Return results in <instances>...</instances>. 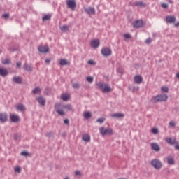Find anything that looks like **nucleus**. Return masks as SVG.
I'll return each mask as SVG.
<instances>
[{"instance_id": "f8f14e48", "label": "nucleus", "mask_w": 179, "mask_h": 179, "mask_svg": "<svg viewBox=\"0 0 179 179\" xmlns=\"http://www.w3.org/2000/svg\"><path fill=\"white\" fill-rule=\"evenodd\" d=\"M85 12L88 13V15H96V10H94V8H93L92 7H89L88 8H85Z\"/></svg>"}, {"instance_id": "09e8293b", "label": "nucleus", "mask_w": 179, "mask_h": 179, "mask_svg": "<svg viewBox=\"0 0 179 179\" xmlns=\"http://www.w3.org/2000/svg\"><path fill=\"white\" fill-rule=\"evenodd\" d=\"M16 66H17V68H20V66H22V63L21 62H17L16 64Z\"/></svg>"}, {"instance_id": "4d7b16f0", "label": "nucleus", "mask_w": 179, "mask_h": 179, "mask_svg": "<svg viewBox=\"0 0 179 179\" xmlns=\"http://www.w3.org/2000/svg\"><path fill=\"white\" fill-rule=\"evenodd\" d=\"M49 134H47V136H48Z\"/></svg>"}, {"instance_id": "a878e982", "label": "nucleus", "mask_w": 179, "mask_h": 179, "mask_svg": "<svg viewBox=\"0 0 179 179\" xmlns=\"http://www.w3.org/2000/svg\"><path fill=\"white\" fill-rule=\"evenodd\" d=\"M59 64L62 66H64L65 65H69V62L65 59H62L60 60Z\"/></svg>"}, {"instance_id": "1a4fd4ad", "label": "nucleus", "mask_w": 179, "mask_h": 179, "mask_svg": "<svg viewBox=\"0 0 179 179\" xmlns=\"http://www.w3.org/2000/svg\"><path fill=\"white\" fill-rule=\"evenodd\" d=\"M38 50L39 52H42L43 54H45L47 52H50V47L45 46H38Z\"/></svg>"}, {"instance_id": "2eb2a0df", "label": "nucleus", "mask_w": 179, "mask_h": 179, "mask_svg": "<svg viewBox=\"0 0 179 179\" xmlns=\"http://www.w3.org/2000/svg\"><path fill=\"white\" fill-rule=\"evenodd\" d=\"M112 118H124L125 117V115L124 113H114L110 115Z\"/></svg>"}, {"instance_id": "79ce46f5", "label": "nucleus", "mask_w": 179, "mask_h": 179, "mask_svg": "<svg viewBox=\"0 0 179 179\" xmlns=\"http://www.w3.org/2000/svg\"><path fill=\"white\" fill-rule=\"evenodd\" d=\"M88 64L90 65H95L96 64V62H94V60H89L88 61Z\"/></svg>"}, {"instance_id": "5fc2aeb1", "label": "nucleus", "mask_w": 179, "mask_h": 179, "mask_svg": "<svg viewBox=\"0 0 179 179\" xmlns=\"http://www.w3.org/2000/svg\"><path fill=\"white\" fill-rule=\"evenodd\" d=\"M169 3H173V1L169 0Z\"/></svg>"}, {"instance_id": "20e7f679", "label": "nucleus", "mask_w": 179, "mask_h": 179, "mask_svg": "<svg viewBox=\"0 0 179 179\" xmlns=\"http://www.w3.org/2000/svg\"><path fill=\"white\" fill-rule=\"evenodd\" d=\"M168 99H169V96L166 94H159L154 97V100L155 101H156V103L162 102V101H167Z\"/></svg>"}, {"instance_id": "2f4dec72", "label": "nucleus", "mask_w": 179, "mask_h": 179, "mask_svg": "<svg viewBox=\"0 0 179 179\" xmlns=\"http://www.w3.org/2000/svg\"><path fill=\"white\" fill-rule=\"evenodd\" d=\"M32 92H33L34 94H38V93H40L41 92V90L40 89V87H36V88L34 89Z\"/></svg>"}, {"instance_id": "a211bd4d", "label": "nucleus", "mask_w": 179, "mask_h": 179, "mask_svg": "<svg viewBox=\"0 0 179 179\" xmlns=\"http://www.w3.org/2000/svg\"><path fill=\"white\" fill-rule=\"evenodd\" d=\"M166 19L168 23H174L176 22V17L174 16H167Z\"/></svg>"}, {"instance_id": "c03bdc74", "label": "nucleus", "mask_w": 179, "mask_h": 179, "mask_svg": "<svg viewBox=\"0 0 179 179\" xmlns=\"http://www.w3.org/2000/svg\"><path fill=\"white\" fill-rule=\"evenodd\" d=\"M152 43V38H149L145 40V44H150Z\"/></svg>"}, {"instance_id": "c756f323", "label": "nucleus", "mask_w": 179, "mask_h": 179, "mask_svg": "<svg viewBox=\"0 0 179 179\" xmlns=\"http://www.w3.org/2000/svg\"><path fill=\"white\" fill-rule=\"evenodd\" d=\"M83 117H85L86 120H89V118L92 117V113H90V112H85Z\"/></svg>"}, {"instance_id": "37998d69", "label": "nucleus", "mask_w": 179, "mask_h": 179, "mask_svg": "<svg viewBox=\"0 0 179 179\" xmlns=\"http://www.w3.org/2000/svg\"><path fill=\"white\" fill-rule=\"evenodd\" d=\"M87 80L90 83H92V82H93V77H87Z\"/></svg>"}, {"instance_id": "603ef678", "label": "nucleus", "mask_w": 179, "mask_h": 179, "mask_svg": "<svg viewBox=\"0 0 179 179\" xmlns=\"http://www.w3.org/2000/svg\"><path fill=\"white\" fill-rule=\"evenodd\" d=\"M45 62H46V64H50V62H51V59H45Z\"/></svg>"}, {"instance_id": "6e6d98bb", "label": "nucleus", "mask_w": 179, "mask_h": 179, "mask_svg": "<svg viewBox=\"0 0 179 179\" xmlns=\"http://www.w3.org/2000/svg\"><path fill=\"white\" fill-rule=\"evenodd\" d=\"M64 179H69V178H65Z\"/></svg>"}, {"instance_id": "a18cd8bd", "label": "nucleus", "mask_w": 179, "mask_h": 179, "mask_svg": "<svg viewBox=\"0 0 179 179\" xmlns=\"http://www.w3.org/2000/svg\"><path fill=\"white\" fill-rule=\"evenodd\" d=\"M169 125L171 127H173V128H174V127H176V122L171 121V122H169Z\"/></svg>"}, {"instance_id": "6ab92c4d", "label": "nucleus", "mask_w": 179, "mask_h": 179, "mask_svg": "<svg viewBox=\"0 0 179 179\" xmlns=\"http://www.w3.org/2000/svg\"><path fill=\"white\" fill-rule=\"evenodd\" d=\"M151 147L153 150H155V152H159V150H160V146H159L156 143H152Z\"/></svg>"}, {"instance_id": "4c0bfd02", "label": "nucleus", "mask_w": 179, "mask_h": 179, "mask_svg": "<svg viewBox=\"0 0 179 179\" xmlns=\"http://www.w3.org/2000/svg\"><path fill=\"white\" fill-rule=\"evenodd\" d=\"M80 86V85L78 83H76L73 84V89H79Z\"/></svg>"}, {"instance_id": "6e6552de", "label": "nucleus", "mask_w": 179, "mask_h": 179, "mask_svg": "<svg viewBox=\"0 0 179 179\" xmlns=\"http://www.w3.org/2000/svg\"><path fill=\"white\" fill-rule=\"evenodd\" d=\"M66 5L68 8L73 10L76 8V2L75 0H67Z\"/></svg>"}, {"instance_id": "c9c22d12", "label": "nucleus", "mask_w": 179, "mask_h": 179, "mask_svg": "<svg viewBox=\"0 0 179 179\" xmlns=\"http://www.w3.org/2000/svg\"><path fill=\"white\" fill-rule=\"evenodd\" d=\"M106 121V118L104 117H101L97 119L96 122H99V124H103Z\"/></svg>"}, {"instance_id": "39448f33", "label": "nucleus", "mask_w": 179, "mask_h": 179, "mask_svg": "<svg viewBox=\"0 0 179 179\" xmlns=\"http://www.w3.org/2000/svg\"><path fill=\"white\" fill-rule=\"evenodd\" d=\"M151 164L155 169H157V170L163 167V164H162V162L159 159H153L151 162Z\"/></svg>"}, {"instance_id": "9d476101", "label": "nucleus", "mask_w": 179, "mask_h": 179, "mask_svg": "<svg viewBox=\"0 0 179 179\" xmlns=\"http://www.w3.org/2000/svg\"><path fill=\"white\" fill-rule=\"evenodd\" d=\"M91 47L92 48H98V47H100V40L99 39H94L91 41Z\"/></svg>"}, {"instance_id": "0eeeda50", "label": "nucleus", "mask_w": 179, "mask_h": 179, "mask_svg": "<svg viewBox=\"0 0 179 179\" xmlns=\"http://www.w3.org/2000/svg\"><path fill=\"white\" fill-rule=\"evenodd\" d=\"M144 24L143 20H138L133 22V26L136 29H141V27H143Z\"/></svg>"}, {"instance_id": "7c9ffc66", "label": "nucleus", "mask_w": 179, "mask_h": 179, "mask_svg": "<svg viewBox=\"0 0 179 179\" xmlns=\"http://www.w3.org/2000/svg\"><path fill=\"white\" fill-rule=\"evenodd\" d=\"M51 19V15L48 14L43 17V22H45L47 20H50Z\"/></svg>"}, {"instance_id": "3c124183", "label": "nucleus", "mask_w": 179, "mask_h": 179, "mask_svg": "<svg viewBox=\"0 0 179 179\" xmlns=\"http://www.w3.org/2000/svg\"><path fill=\"white\" fill-rule=\"evenodd\" d=\"M64 124H69V120L68 119H65V120H64Z\"/></svg>"}, {"instance_id": "a19ab883", "label": "nucleus", "mask_w": 179, "mask_h": 179, "mask_svg": "<svg viewBox=\"0 0 179 179\" xmlns=\"http://www.w3.org/2000/svg\"><path fill=\"white\" fill-rule=\"evenodd\" d=\"M22 156H30V154L26 151H23L21 152Z\"/></svg>"}, {"instance_id": "cd10ccee", "label": "nucleus", "mask_w": 179, "mask_h": 179, "mask_svg": "<svg viewBox=\"0 0 179 179\" xmlns=\"http://www.w3.org/2000/svg\"><path fill=\"white\" fill-rule=\"evenodd\" d=\"M8 75V70L6 69H1V76H6Z\"/></svg>"}, {"instance_id": "f03ea898", "label": "nucleus", "mask_w": 179, "mask_h": 179, "mask_svg": "<svg viewBox=\"0 0 179 179\" xmlns=\"http://www.w3.org/2000/svg\"><path fill=\"white\" fill-rule=\"evenodd\" d=\"M96 87L101 89L103 93H110V92H113V88L104 83L99 82L96 83Z\"/></svg>"}, {"instance_id": "8fccbe9b", "label": "nucleus", "mask_w": 179, "mask_h": 179, "mask_svg": "<svg viewBox=\"0 0 179 179\" xmlns=\"http://www.w3.org/2000/svg\"><path fill=\"white\" fill-rule=\"evenodd\" d=\"M75 174H76V176H80V175H81L80 171H76L75 172Z\"/></svg>"}, {"instance_id": "e433bc0d", "label": "nucleus", "mask_w": 179, "mask_h": 179, "mask_svg": "<svg viewBox=\"0 0 179 179\" xmlns=\"http://www.w3.org/2000/svg\"><path fill=\"white\" fill-rule=\"evenodd\" d=\"M14 170L15 173H20V171H22V168H20V166H16L14 168Z\"/></svg>"}, {"instance_id": "864d4df0", "label": "nucleus", "mask_w": 179, "mask_h": 179, "mask_svg": "<svg viewBox=\"0 0 179 179\" xmlns=\"http://www.w3.org/2000/svg\"><path fill=\"white\" fill-rule=\"evenodd\" d=\"M178 26H179V22H177L176 24H175L176 27H178Z\"/></svg>"}, {"instance_id": "473e14b6", "label": "nucleus", "mask_w": 179, "mask_h": 179, "mask_svg": "<svg viewBox=\"0 0 179 179\" xmlns=\"http://www.w3.org/2000/svg\"><path fill=\"white\" fill-rule=\"evenodd\" d=\"M162 92H164V93H169V87L166 86H163L161 87Z\"/></svg>"}, {"instance_id": "58836bf2", "label": "nucleus", "mask_w": 179, "mask_h": 179, "mask_svg": "<svg viewBox=\"0 0 179 179\" xmlns=\"http://www.w3.org/2000/svg\"><path fill=\"white\" fill-rule=\"evenodd\" d=\"M161 6H162V8H164V9H167V8H169V4H167V3H162L161 4Z\"/></svg>"}, {"instance_id": "49530a36", "label": "nucleus", "mask_w": 179, "mask_h": 179, "mask_svg": "<svg viewBox=\"0 0 179 179\" xmlns=\"http://www.w3.org/2000/svg\"><path fill=\"white\" fill-rule=\"evenodd\" d=\"M124 37V38H131V35L129 34H125Z\"/></svg>"}, {"instance_id": "7ed1b4c3", "label": "nucleus", "mask_w": 179, "mask_h": 179, "mask_svg": "<svg viewBox=\"0 0 179 179\" xmlns=\"http://www.w3.org/2000/svg\"><path fill=\"white\" fill-rule=\"evenodd\" d=\"M99 132L101 135H102V136H106V135H108V136H111V135H114V131L110 127H100Z\"/></svg>"}, {"instance_id": "f704fd0d", "label": "nucleus", "mask_w": 179, "mask_h": 179, "mask_svg": "<svg viewBox=\"0 0 179 179\" xmlns=\"http://www.w3.org/2000/svg\"><path fill=\"white\" fill-rule=\"evenodd\" d=\"M152 134H154V135H156L157 134H159V129L157 128H152L151 130Z\"/></svg>"}, {"instance_id": "393cba45", "label": "nucleus", "mask_w": 179, "mask_h": 179, "mask_svg": "<svg viewBox=\"0 0 179 179\" xmlns=\"http://www.w3.org/2000/svg\"><path fill=\"white\" fill-rule=\"evenodd\" d=\"M83 141L84 142H89L90 141V135L89 134H83L82 136Z\"/></svg>"}, {"instance_id": "ddd939ff", "label": "nucleus", "mask_w": 179, "mask_h": 179, "mask_svg": "<svg viewBox=\"0 0 179 179\" xmlns=\"http://www.w3.org/2000/svg\"><path fill=\"white\" fill-rule=\"evenodd\" d=\"M17 111H26V106L22 103H19L15 106Z\"/></svg>"}, {"instance_id": "de8ad7c7", "label": "nucleus", "mask_w": 179, "mask_h": 179, "mask_svg": "<svg viewBox=\"0 0 179 179\" xmlns=\"http://www.w3.org/2000/svg\"><path fill=\"white\" fill-rule=\"evenodd\" d=\"M175 149H176V150H179V143H177V141L176 143H175Z\"/></svg>"}, {"instance_id": "dca6fc26", "label": "nucleus", "mask_w": 179, "mask_h": 179, "mask_svg": "<svg viewBox=\"0 0 179 179\" xmlns=\"http://www.w3.org/2000/svg\"><path fill=\"white\" fill-rule=\"evenodd\" d=\"M142 80H143V79L142 78V76H136L134 77V82H135V83H137L138 85H139L140 83H142Z\"/></svg>"}, {"instance_id": "aec40b11", "label": "nucleus", "mask_w": 179, "mask_h": 179, "mask_svg": "<svg viewBox=\"0 0 179 179\" xmlns=\"http://www.w3.org/2000/svg\"><path fill=\"white\" fill-rule=\"evenodd\" d=\"M166 160H167L168 164L173 165L176 163V161H174V158H173V157H170V156L166 157Z\"/></svg>"}, {"instance_id": "ea45409f", "label": "nucleus", "mask_w": 179, "mask_h": 179, "mask_svg": "<svg viewBox=\"0 0 179 179\" xmlns=\"http://www.w3.org/2000/svg\"><path fill=\"white\" fill-rule=\"evenodd\" d=\"M2 18H3V19H5L6 20L7 19H9V13L3 14V15H2Z\"/></svg>"}, {"instance_id": "b1692460", "label": "nucleus", "mask_w": 179, "mask_h": 179, "mask_svg": "<svg viewBox=\"0 0 179 179\" xmlns=\"http://www.w3.org/2000/svg\"><path fill=\"white\" fill-rule=\"evenodd\" d=\"M1 121L2 122H5L8 121V115L6 113H2L1 115Z\"/></svg>"}, {"instance_id": "412c9836", "label": "nucleus", "mask_w": 179, "mask_h": 179, "mask_svg": "<svg viewBox=\"0 0 179 179\" xmlns=\"http://www.w3.org/2000/svg\"><path fill=\"white\" fill-rule=\"evenodd\" d=\"M37 101H38L41 106H45V99H44L43 96L38 97Z\"/></svg>"}, {"instance_id": "bb28decb", "label": "nucleus", "mask_w": 179, "mask_h": 179, "mask_svg": "<svg viewBox=\"0 0 179 179\" xmlns=\"http://www.w3.org/2000/svg\"><path fill=\"white\" fill-rule=\"evenodd\" d=\"M24 71H27L30 72V71H32L33 68L30 65L24 64L23 66Z\"/></svg>"}, {"instance_id": "72a5a7b5", "label": "nucleus", "mask_w": 179, "mask_h": 179, "mask_svg": "<svg viewBox=\"0 0 179 179\" xmlns=\"http://www.w3.org/2000/svg\"><path fill=\"white\" fill-rule=\"evenodd\" d=\"M2 64L4 65H9V64H10V59H5L4 60H2Z\"/></svg>"}, {"instance_id": "4be33fe9", "label": "nucleus", "mask_w": 179, "mask_h": 179, "mask_svg": "<svg viewBox=\"0 0 179 179\" xmlns=\"http://www.w3.org/2000/svg\"><path fill=\"white\" fill-rule=\"evenodd\" d=\"M136 6H138V8H145L146 7V4L143 3V1H136L135 3Z\"/></svg>"}, {"instance_id": "f257e3e1", "label": "nucleus", "mask_w": 179, "mask_h": 179, "mask_svg": "<svg viewBox=\"0 0 179 179\" xmlns=\"http://www.w3.org/2000/svg\"><path fill=\"white\" fill-rule=\"evenodd\" d=\"M55 108L56 110V112L59 114V115H65V111L63 108H65L67 111H71L72 110V106L70 104L66 105V106H62L59 103H57L55 106Z\"/></svg>"}, {"instance_id": "13d9d810", "label": "nucleus", "mask_w": 179, "mask_h": 179, "mask_svg": "<svg viewBox=\"0 0 179 179\" xmlns=\"http://www.w3.org/2000/svg\"><path fill=\"white\" fill-rule=\"evenodd\" d=\"M0 75H1V69H0Z\"/></svg>"}, {"instance_id": "c85d7f7f", "label": "nucleus", "mask_w": 179, "mask_h": 179, "mask_svg": "<svg viewBox=\"0 0 179 179\" xmlns=\"http://www.w3.org/2000/svg\"><path fill=\"white\" fill-rule=\"evenodd\" d=\"M13 80L15 82V83H22V78L20 77H14Z\"/></svg>"}, {"instance_id": "9b49d317", "label": "nucleus", "mask_w": 179, "mask_h": 179, "mask_svg": "<svg viewBox=\"0 0 179 179\" xmlns=\"http://www.w3.org/2000/svg\"><path fill=\"white\" fill-rule=\"evenodd\" d=\"M10 120L11 122H19V121H20V117L17 115L11 114L10 115Z\"/></svg>"}, {"instance_id": "423d86ee", "label": "nucleus", "mask_w": 179, "mask_h": 179, "mask_svg": "<svg viewBox=\"0 0 179 179\" xmlns=\"http://www.w3.org/2000/svg\"><path fill=\"white\" fill-rule=\"evenodd\" d=\"M101 54L103 55V57H110L111 54H113V51L110 48H103L101 50Z\"/></svg>"}, {"instance_id": "5701e85b", "label": "nucleus", "mask_w": 179, "mask_h": 179, "mask_svg": "<svg viewBox=\"0 0 179 179\" xmlns=\"http://www.w3.org/2000/svg\"><path fill=\"white\" fill-rule=\"evenodd\" d=\"M60 30L63 31V33H66V31H69V26L68 25H63L60 27Z\"/></svg>"}, {"instance_id": "f3484780", "label": "nucleus", "mask_w": 179, "mask_h": 179, "mask_svg": "<svg viewBox=\"0 0 179 179\" xmlns=\"http://www.w3.org/2000/svg\"><path fill=\"white\" fill-rule=\"evenodd\" d=\"M71 95H69V94H63L61 95V99L63 100V101H68Z\"/></svg>"}, {"instance_id": "4468645a", "label": "nucleus", "mask_w": 179, "mask_h": 179, "mask_svg": "<svg viewBox=\"0 0 179 179\" xmlns=\"http://www.w3.org/2000/svg\"><path fill=\"white\" fill-rule=\"evenodd\" d=\"M166 142L169 143V145H175V143H177V141L176 140L175 138H166Z\"/></svg>"}]
</instances>
